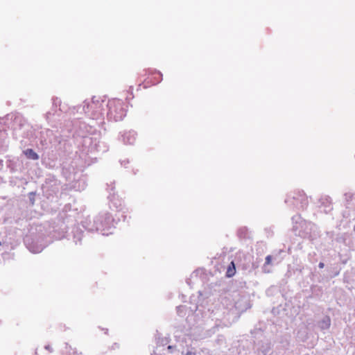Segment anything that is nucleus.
Returning <instances> with one entry per match:
<instances>
[{
  "label": "nucleus",
  "instance_id": "nucleus-1",
  "mask_svg": "<svg viewBox=\"0 0 355 355\" xmlns=\"http://www.w3.org/2000/svg\"><path fill=\"white\" fill-rule=\"evenodd\" d=\"M108 107V115L116 121L122 120L126 114L125 105L121 100L110 101Z\"/></svg>",
  "mask_w": 355,
  "mask_h": 355
},
{
  "label": "nucleus",
  "instance_id": "nucleus-2",
  "mask_svg": "<svg viewBox=\"0 0 355 355\" xmlns=\"http://www.w3.org/2000/svg\"><path fill=\"white\" fill-rule=\"evenodd\" d=\"M162 80V74L159 71L152 72L143 82L144 87L148 88L158 84Z\"/></svg>",
  "mask_w": 355,
  "mask_h": 355
},
{
  "label": "nucleus",
  "instance_id": "nucleus-3",
  "mask_svg": "<svg viewBox=\"0 0 355 355\" xmlns=\"http://www.w3.org/2000/svg\"><path fill=\"white\" fill-rule=\"evenodd\" d=\"M24 153L30 159L37 160L39 159L38 155L33 149H26L24 151Z\"/></svg>",
  "mask_w": 355,
  "mask_h": 355
},
{
  "label": "nucleus",
  "instance_id": "nucleus-4",
  "mask_svg": "<svg viewBox=\"0 0 355 355\" xmlns=\"http://www.w3.org/2000/svg\"><path fill=\"white\" fill-rule=\"evenodd\" d=\"M236 273V266H235V263L234 261H232L227 268V271H226V277H233Z\"/></svg>",
  "mask_w": 355,
  "mask_h": 355
},
{
  "label": "nucleus",
  "instance_id": "nucleus-5",
  "mask_svg": "<svg viewBox=\"0 0 355 355\" xmlns=\"http://www.w3.org/2000/svg\"><path fill=\"white\" fill-rule=\"evenodd\" d=\"M294 198L301 200V203H302L301 207L302 208H304L307 206L308 200H307V197L306 196V195L304 193H299L297 195V197H294Z\"/></svg>",
  "mask_w": 355,
  "mask_h": 355
},
{
  "label": "nucleus",
  "instance_id": "nucleus-6",
  "mask_svg": "<svg viewBox=\"0 0 355 355\" xmlns=\"http://www.w3.org/2000/svg\"><path fill=\"white\" fill-rule=\"evenodd\" d=\"M271 261H272V257H271L270 255H268V256L266 257V262H265V264H266V265H269V264H270Z\"/></svg>",
  "mask_w": 355,
  "mask_h": 355
},
{
  "label": "nucleus",
  "instance_id": "nucleus-7",
  "mask_svg": "<svg viewBox=\"0 0 355 355\" xmlns=\"http://www.w3.org/2000/svg\"><path fill=\"white\" fill-rule=\"evenodd\" d=\"M327 327H329L330 325V319L328 318L327 320Z\"/></svg>",
  "mask_w": 355,
  "mask_h": 355
},
{
  "label": "nucleus",
  "instance_id": "nucleus-8",
  "mask_svg": "<svg viewBox=\"0 0 355 355\" xmlns=\"http://www.w3.org/2000/svg\"><path fill=\"white\" fill-rule=\"evenodd\" d=\"M319 267H320V268H322L324 267V263H322V262H321V263H319Z\"/></svg>",
  "mask_w": 355,
  "mask_h": 355
},
{
  "label": "nucleus",
  "instance_id": "nucleus-9",
  "mask_svg": "<svg viewBox=\"0 0 355 355\" xmlns=\"http://www.w3.org/2000/svg\"><path fill=\"white\" fill-rule=\"evenodd\" d=\"M172 348H173V346H171V345H169V346L168 347V349H172Z\"/></svg>",
  "mask_w": 355,
  "mask_h": 355
},
{
  "label": "nucleus",
  "instance_id": "nucleus-10",
  "mask_svg": "<svg viewBox=\"0 0 355 355\" xmlns=\"http://www.w3.org/2000/svg\"><path fill=\"white\" fill-rule=\"evenodd\" d=\"M187 355H191V352H188V353L187 354Z\"/></svg>",
  "mask_w": 355,
  "mask_h": 355
}]
</instances>
